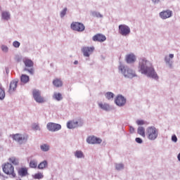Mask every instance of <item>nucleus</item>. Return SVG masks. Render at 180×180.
<instances>
[{
    "label": "nucleus",
    "mask_w": 180,
    "mask_h": 180,
    "mask_svg": "<svg viewBox=\"0 0 180 180\" xmlns=\"http://www.w3.org/2000/svg\"><path fill=\"white\" fill-rule=\"evenodd\" d=\"M86 143L88 144H101V143H102V140L94 136H89L86 139Z\"/></svg>",
    "instance_id": "obj_16"
},
{
    "label": "nucleus",
    "mask_w": 180,
    "mask_h": 180,
    "mask_svg": "<svg viewBox=\"0 0 180 180\" xmlns=\"http://www.w3.org/2000/svg\"><path fill=\"white\" fill-rule=\"evenodd\" d=\"M53 98L55 99V101L60 102V101H63V94H61V93L55 92L53 94Z\"/></svg>",
    "instance_id": "obj_25"
},
{
    "label": "nucleus",
    "mask_w": 180,
    "mask_h": 180,
    "mask_svg": "<svg viewBox=\"0 0 180 180\" xmlns=\"http://www.w3.org/2000/svg\"><path fill=\"white\" fill-rule=\"evenodd\" d=\"M84 125V122L81 120H70L67 122V127L68 129H77V127H82Z\"/></svg>",
    "instance_id": "obj_7"
},
{
    "label": "nucleus",
    "mask_w": 180,
    "mask_h": 180,
    "mask_svg": "<svg viewBox=\"0 0 180 180\" xmlns=\"http://www.w3.org/2000/svg\"><path fill=\"white\" fill-rule=\"evenodd\" d=\"M135 141L136 143H138V144H143V139H141V138H136Z\"/></svg>",
    "instance_id": "obj_42"
},
{
    "label": "nucleus",
    "mask_w": 180,
    "mask_h": 180,
    "mask_svg": "<svg viewBox=\"0 0 180 180\" xmlns=\"http://www.w3.org/2000/svg\"><path fill=\"white\" fill-rule=\"evenodd\" d=\"M46 129L49 131H58L59 130H61V124L54 122H48L46 124Z\"/></svg>",
    "instance_id": "obj_10"
},
{
    "label": "nucleus",
    "mask_w": 180,
    "mask_h": 180,
    "mask_svg": "<svg viewBox=\"0 0 180 180\" xmlns=\"http://www.w3.org/2000/svg\"><path fill=\"white\" fill-rule=\"evenodd\" d=\"M126 98L123 96L122 95H118L115 99V103L117 105V106H119L120 108H122L126 105L127 102Z\"/></svg>",
    "instance_id": "obj_12"
},
{
    "label": "nucleus",
    "mask_w": 180,
    "mask_h": 180,
    "mask_svg": "<svg viewBox=\"0 0 180 180\" xmlns=\"http://www.w3.org/2000/svg\"><path fill=\"white\" fill-rule=\"evenodd\" d=\"M136 55L133 53H130L126 56V62L127 63V64H133L136 63Z\"/></svg>",
    "instance_id": "obj_19"
},
{
    "label": "nucleus",
    "mask_w": 180,
    "mask_h": 180,
    "mask_svg": "<svg viewBox=\"0 0 180 180\" xmlns=\"http://www.w3.org/2000/svg\"><path fill=\"white\" fill-rule=\"evenodd\" d=\"M30 78L27 75H22L20 77V81L22 84H27L29 82Z\"/></svg>",
    "instance_id": "obj_26"
},
{
    "label": "nucleus",
    "mask_w": 180,
    "mask_h": 180,
    "mask_svg": "<svg viewBox=\"0 0 180 180\" xmlns=\"http://www.w3.org/2000/svg\"><path fill=\"white\" fill-rule=\"evenodd\" d=\"M172 141H173V143H176V141H178V137H176V135L174 134L172 136Z\"/></svg>",
    "instance_id": "obj_43"
},
{
    "label": "nucleus",
    "mask_w": 180,
    "mask_h": 180,
    "mask_svg": "<svg viewBox=\"0 0 180 180\" xmlns=\"http://www.w3.org/2000/svg\"><path fill=\"white\" fill-rule=\"evenodd\" d=\"M44 178V176L42 173H37L34 176V179H43Z\"/></svg>",
    "instance_id": "obj_38"
},
{
    "label": "nucleus",
    "mask_w": 180,
    "mask_h": 180,
    "mask_svg": "<svg viewBox=\"0 0 180 180\" xmlns=\"http://www.w3.org/2000/svg\"><path fill=\"white\" fill-rule=\"evenodd\" d=\"M74 64L75 65H78V60H75Z\"/></svg>",
    "instance_id": "obj_47"
},
{
    "label": "nucleus",
    "mask_w": 180,
    "mask_h": 180,
    "mask_svg": "<svg viewBox=\"0 0 180 180\" xmlns=\"http://www.w3.org/2000/svg\"><path fill=\"white\" fill-rule=\"evenodd\" d=\"M5 89L0 86V101H4V99H5Z\"/></svg>",
    "instance_id": "obj_34"
},
{
    "label": "nucleus",
    "mask_w": 180,
    "mask_h": 180,
    "mask_svg": "<svg viewBox=\"0 0 180 180\" xmlns=\"http://www.w3.org/2000/svg\"><path fill=\"white\" fill-rule=\"evenodd\" d=\"M6 72H8V70H6Z\"/></svg>",
    "instance_id": "obj_50"
},
{
    "label": "nucleus",
    "mask_w": 180,
    "mask_h": 180,
    "mask_svg": "<svg viewBox=\"0 0 180 180\" xmlns=\"http://www.w3.org/2000/svg\"><path fill=\"white\" fill-rule=\"evenodd\" d=\"M49 167V162L47 160H44L38 165V169H44V168H47Z\"/></svg>",
    "instance_id": "obj_24"
},
{
    "label": "nucleus",
    "mask_w": 180,
    "mask_h": 180,
    "mask_svg": "<svg viewBox=\"0 0 180 180\" xmlns=\"http://www.w3.org/2000/svg\"><path fill=\"white\" fill-rule=\"evenodd\" d=\"M18 82H19L18 79H13L10 82L9 89H8L9 94H12L15 92V91H16V88H18Z\"/></svg>",
    "instance_id": "obj_17"
},
{
    "label": "nucleus",
    "mask_w": 180,
    "mask_h": 180,
    "mask_svg": "<svg viewBox=\"0 0 180 180\" xmlns=\"http://www.w3.org/2000/svg\"><path fill=\"white\" fill-rule=\"evenodd\" d=\"M118 69H119V71H120L121 74L124 75V78L132 79V78H135L136 77H137V74H136V71L129 68V66H125L124 65H120Z\"/></svg>",
    "instance_id": "obj_2"
},
{
    "label": "nucleus",
    "mask_w": 180,
    "mask_h": 180,
    "mask_svg": "<svg viewBox=\"0 0 180 180\" xmlns=\"http://www.w3.org/2000/svg\"><path fill=\"white\" fill-rule=\"evenodd\" d=\"M8 160L13 165H19V159L16 158L15 157H11Z\"/></svg>",
    "instance_id": "obj_31"
},
{
    "label": "nucleus",
    "mask_w": 180,
    "mask_h": 180,
    "mask_svg": "<svg viewBox=\"0 0 180 180\" xmlns=\"http://www.w3.org/2000/svg\"><path fill=\"white\" fill-rule=\"evenodd\" d=\"M1 19L3 20H9V19H11V13L8 11H3L1 13Z\"/></svg>",
    "instance_id": "obj_23"
},
{
    "label": "nucleus",
    "mask_w": 180,
    "mask_h": 180,
    "mask_svg": "<svg viewBox=\"0 0 180 180\" xmlns=\"http://www.w3.org/2000/svg\"><path fill=\"white\" fill-rule=\"evenodd\" d=\"M75 157L76 158H85V155H84L82 150H76L75 152Z\"/></svg>",
    "instance_id": "obj_27"
},
{
    "label": "nucleus",
    "mask_w": 180,
    "mask_h": 180,
    "mask_svg": "<svg viewBox=\"0 0 180 180\" xmlns=\"http://www.w3.org/2000/svg\"><path fill=\"white\" fill-rule=\"evenodd\" d=\"M172 58H174V54L170 53L168 56H166L165 57V62L166 65H167L170 69L174 68V60H172ZM172 59V60H171Z\"/></svg>",
    "instance_id": "obj_15"
},
{
    "label": "nucleus",
    "mask_w": 180,
    "mask_h": 180,
    "mask_svg": "<svg viewBox=\"0 0 180 180\" xmlns=\"http://www.w3.org/2000/svg\"><path fill=\"white\" fill-rule=\"evenodd\" d=\"M160 0H152V2H153V4L155 5L157 4H160Z\"/></svg>",
    "instance_id": "obj_45"
},
{
    "label": "nucleus",
    "mask_w": 180,
    "mask_h": 180,
    "mask_svg": "<svg viewBox=\"0 0 180 180\" xmlns=\"http://www.w3.org/2000/svg\"><path fill=\"white\" fill-rule=\"evenodd\" d=\"M137 133L139 136H141V137H146V128L143 126H139L137 129Z\"/></svg>",
    "instance_id": "obj_22"
},
{
    "label": "nucleus",
    "mask_w": 180,
    "mask_h": 180,
    "mask_svg": "<svg viewBox=\"0 0 180 180\" xmlns=\"http://www.w3.org/2000/svg\"><path fill=\"white\" fill-rule=\"evenodd\" d=\"M115 166L117 171H122V169H124V165H123V163H115Z\"/></svg>",
    "instance_id": "obj_32"
},
{
    "label": "nucleus",
    "mask_w": 180,
    "mask_h": 180,
    "mask_svg": "<svg viewBox=\"0 0 180 180\" xmlns=\"http://www.w3.org/2000/svg\"><path fill=\"white\" fill-rule=\"evenodd\" d=\"M159 16L160 19H162L163 20H165V19H169V18L172 16V11L169 9L164 10L159 13Z\"/></svg>",
    "instance_id": "obj_14"
},
{
    "label": "nucleus",
    "mask_w": 180,
    "mask_h": 180,
    "mask_svg": "<svg viewBox=\"0 0 180 180\" xmlns=\"http://www.w3.org/2000/svg\"><path fill=\"white\" fill-rule=\"evenodd\" d=\"M95 51V47L94 46H83L82 48V53L84 57H89L91 54Z\"/></svg>",
    "instance_id": "obj_13"
},
{
    "label": "nucleus",
    "mask_w": 180,
    "mask_h": 180,
    "mask_svg": "<svg viewBox=\"0 0 180 180\" xmlns=\"http://www.w3.org/2000/svg\"><path fill=\"white\" fill-rule=\"evenodd\" d=\"M134 131H135L134 127H133L132 126H129V132L131 133V134H133Z\"/></svg>",
    "instance_id": "obj_44"
},
{
    "label": "nucleus",
    "mask_w": 180,
    "mask_h": 180,
    "mask_svg": "<svg viewBox=\"0 0 180 180\" xmlns=\"http://www.w3.org/2000/svg\"><path fill=\"white\" fill-rule=\"evenodd\" d=\"M91 15L93 18H103V15L101 14V13L98 11H91Z\"/></svg>",
    "instance_id": "obj_30"
},
{
    "label": "nucleus",
    "mask_w": 180,
    "mask_h": 180,
    "mask_svg": "<svg viewBox=\"0 0 180 180\" xmlns=\"http://www.w3.org/2000/svg\"><path fill=\"white\" fill-rule=\"evenodd\" d=\"M13 47H15V49H19V47H20V42L18 41H15L13 43Z\"/></svg>",
    "instance_id": "obj_40"
},
{
    "label": "nucleus",
    "mask_w": 180,
    "mask_h": 180,
    "mask_svg": "<svg viewBox=\"0 0 180 180\" xmlns=\"http://www.w3.org/2000/svg\"><path fill=\"white\" fill-rule=\"evenodd\" d=\"M30 168H37V160H30Z\"/></svg>",
    "instance_id": "obj_35"
},
{
    "label": "nucleus",
    "mask_w": 180,
    "mask_h": 180,
    "mask_svg": "<svg viewBox=\"0 0 180 180\" xmlns=\"http://www.w3.org/2000/svg\"><path fill=\"white\" fill-rule=\"evenodd\" d=\"M32 96L37 103H44V98L41 96V91L39 89H34L32 91Z\"/></svg>",
    "instance_id": "obj_8"
},
{
    "label": "nucleus",
    "mask_w": 180,
    "mask_h": 180,
    "mask_svg": "<svg viewBox=\"0 0 180 180\" xmlns=\"http://www.w3.org/2000/svg\"><path fill=\"white\" fill-rule=\"evenodd\" d=\"M177 160H178V161H179V162H180V153L178 154V155H177Z\"/></svg>",
    "instance_id": "obj_46"
},
{
    "label": "nucleus",
    "mask_w": 180,
    "mask_h": 180,
    "mask_svg": "<svg viewBox=\"0 0 180 180\" xmlns=\"http://www.w3.org/2000/svg\"><path fill=\"white\" fill-rule=\"evenodd\" d=\"M32 130H35L36 131H37V130L38 131L41 130L40 125H39V124H37V123L32 124Z\"/></svg>",
    "instance_id": "obj_37"
},
{
    "label": "nucleus",
    "mask_w": 180,
    "mask_h": 180,
    "mask_svg": "<svg viewBox=\"0 0 180 180\" xmlns=\"http://www.w3.org/2000/svg\"><path fill=\"white\" fill-rule=\"evenodd\" d=\"M106 99L110 101V99H113L115 98V94L112 92L108 91L105 94Z\"/></svg>",
    "instance_id": "obj_33"
},
{
    "label": "nucleus",
    "mask_w": 180,
    "mask_h": 180,
    "mask_svg": "<svg viewBox=\"0 0 180 180\" xmlns=\"http://www.w3.org/2000/svg\"><path fill=\"white\" fill-rule=\"evenodd\" d=\"M3 172L6 175H11V178H16V173H15V167L12 164L7 162L2 167Z\"/></svg>",
    "instance_id": "obj_6"
},
{
    "label": "nucleus",
    "mask_w": 180,
    "mask_h": 180,
    "mask_svg": "<svg viewBox=\"0 0 180 180\" xmlns=\"http://www.w3.org/2000/svg\"><path fill=\"white\" fill-rule=\"evenodd\" d=\"M146 136L148 140L154 141L158 137V130L154 126L148 127L146 128Z\"/></svg>",
    "instance_id": "obj_3"
},
{
    "label": "nucleus",
    "mask_w": 180,
    "mask_h": 180,
    "mask_svg": "<svg viewBox=\"0 0 180 180\" xmlns=\"http://www.w3.org/2000/svg\"><path fill=\"white\" fill-rule=\"evenodd\" d=\"M18 174L19 176H21V178H23L24 176H26V175H27V174L29 173L26 167H21L18 169Z\"/></svg>",
    "instance_id": "obj_20"
},
{
    "label": "nucleus",
    "mask_w": 180,
    "mask_h": 180,
    "mask_svg": "<svg viewBox=\"0 0 180 180\" xmlns=\"http://www.w3.org/2000/svg\"><path fill=\"white\" fill-rule=\"evenodd\" d=\"M6 72H8V70H6Z\"/></svg>",
    "instance_id": "obj_51"
},
{
    "label": "nucleus",
    "mask_w": 180,
    "mask_h": 180,
    "mask_svg": "<svg viewBox=\"0 0 180 180\" xmlns=\"http://www.w3.org/2000/svg\"><path fill=\"white\" fill-rule=\"evenodd\" d=\"M67 11H68V9L67 8V7H65L63 11H60V17L61 18H64V16L67 15Z\"/></svg>",
    "instance_id": "obj_39"
},
{
    "label": "nucleus",
    "mask_w": 180,
    "mask_h": 180,
    "mask_svg": "<svg viewBox=\"0 0 180 180\" xmlns=\"http://www.w3.org/2000/svg\"><path fill=\"white\" fill-rule=\"evenodd\" d=\"M20 180H22V179H20Z\"/></svg>",
    "instance_id": "obj_52"
},
{
    "label": "nucleus",
    "mask_w": 180,
    "mask_h": 180,
    "mask_svg": "<svg viewBox=\"0 0 180 180\" xmlns=\"http://www.w3.org/2000/svg\"><path fill=\"white\" fill-rule=\"evenodd\" d=\"M1 50L4 53H8V51H9V48H8V46H6V45H2L1 46Z\"/></svg>",
    "instance_id": "obj_41"
},
{
    "label": "nucleus",
    "mask_w": 180,
    "mask_h": 180,
    "mask_svg": "<svg viewBox=\"0 0 180 180\" xmlns=\"http://www.w3.org/2000/svg\"><path fill=\"white\" fill-rule=\"evenodd\" d=\"M136 123L138 126H144V124H148L147 122L144 121L143 120H137Z\"/></svg>",
    "instance_id": "obj_36"
},
{
    "label": "nucleus",
    "mask_w": 180,
    "mask_h": 180,
    "mask_svg": "<svg viewBox=\"0 0 180 180\" xmlns=\"http://www.w3.org/2000/svg\"><path fill=\"white\" fill-rule=\"evenodd\" d=\"M138 70L139 72L146 75L148 78H152V79H155V81L160 79V77L158 74H157V72H155L153 63L146 58H141L139 60Z\"/></svg>",
    "instance_id": "obj_1"
},
{
    "label": "nucleus",
    "mask_w": 180,
    "mask_h": 180,
    "mask_svg": "<svg viewBox=\"0 0 180 180\" xmlns=\"http://www.w3.org/2000/svg\"><path fill=\"white\" fill-rule=\"evenodd\" d=\"M22 60V58H17V61L19 63V61H21Z\"/></svg>",
    "instance_id": "obj_48"
},
{
    "label": "nucleus",
    "mask_w": 180,
    "mask_h": 180,
    "mask_svg": "<svg viewBox=\"0 0 180 180\" xmlns=\"http://www.w3.org/2000/svg\"><path fill=\"white\" fill-rule=\"evenodd\" d=\"M22 61L25 66V68H24V71H27V72H29L30 75H34V69L33 68L34 63L33 62V60L25 58L22 59Z\"/></svg>",
    "instance_id": "obj_5"
},
{
    "label": "nucleus",
    "mask_w": 180,
    "mask_h": 180,
    "mask_svg": "<svg viewBox=\"0 0 180 180\" xmlns=\"http://www.w3.org/2000/svg\"><path fill=\"white\" fill-rule=\"evenodd\" d=\"M93 41H99L100 43H103L106 40V37L101 34H96L92 37Z\"/></svg>",
    "instance_id": "obj_18"
},
{
    "label": "nucleus",
    "mask_w": 180,
    "mask_h": 180,
    "mask_svg": "<svg viewBox=\"0 0 180 180\" xmlns=\"http://www.w3.org/2000/svg\"><path fill=\"white\" fill-rule=\"evenodd\" d=\"M70 28L75 32H84L85 30V25L82 22H72L70 25Z\"/></svg>",
    "instance_id": "obj_9"
},
{
    "label": "nucleus",
    "mask_w": 180,
    "mask_h": 180,
    "mask_svg": "<svg viewBox=\"0 0 180 180\" xmlns=\"http://www.w3.org/2000/svg\"><path fill=\"white\" fill-rule=\"evenodd\" d=\"M40 149L41 151H44V153H47V151L50 150V146L47 143H44L40 146Z\"/></svg>",
    "instance_id": "obj_29"
},
{
    "label": "nucleus",
    "mask_w": 180,
    "mask_h": 180,
    "mask_svg": "<svg viewBox=\"0 0 180 180\" xmlns=\"http://www.w3.org/2000/svg\"><path fill=\"white\" fill-rule=\"evenodd\" d=\"M0 176H4V175H2V174L0 173Z\"/></svg>",
    "instance_id": "obj_49"
},
{
    "label": "nucleus",
    "mask_w": 180,
    "mask_h": 180,
    "mask_svg": "<svg viewBox=\"0 0 180 180\" xmlns=\"http://www.w3.org/2000/svg\"><path fill=\"white\" fill-rule=\"evenodd\" d=\"M53 84L56 88H60V86H63V82L60 79H56L53 81Z\"/></svg>",
    "instance_id": "obj_28"
},
{
    "label": "nucleus",
    "mask_w": 180,
    "mask_h": 180,
    "mask_svg": "<svg viewBox=\"0 0 180 180\" xmlns=\"http://www.w3.org/2000/svg\"><path fill=\"white\" fill-rule=\"evenodd\" d=\"M98 105L100 109L105 110V112H109V110H110V105L108 103H98Z\"/></svg>",
    "instance_id": "obj_21"
},
{
    "label": "nucleus",
    "mask_w": 180,
    "mask_h": 180,
    "mask_svg": "<svg viewBox=\"0 0 180 180\" xmlns=\"http://www.w3.org/2000/svg\"><path fill=\"white\" fill-rule=\"evenodd\" d=\"M118 30L122 36H129L130 34V27L126 25H120Z\"/></svg>",
    "instance_id": "obj_11"
},
{
    "label": "nucleus",
    "mask_w": 180,
    "mask_h": 180,
    "mask_svg": "<svg viewBox=\"0 0 180 180\" xmlns=\"http://www.w3.org/2000/svg\"><path fill=\"white\" fill-rule=\"evenodd\" d=\"M11 137L14 141L20 145L26 144L27 140H29V135L27 134H15L11 135Z\"/></svg>",
    "instance_id": "obj_4"
}]
</instances>
